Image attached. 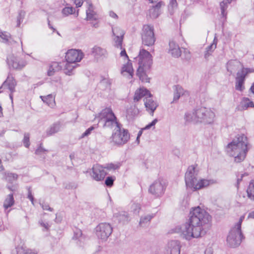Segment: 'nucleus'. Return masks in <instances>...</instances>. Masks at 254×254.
<instances>
[{
	"instance_id": "f257e3e1",
	"label": "nucleus",
	"mask_w": 254,
	"mask_h": 254,
	"mask_svg": "<svg viewBox=\"0 0 254 254\" xmlns=\"http://www.w3.org/2000/svg\"><path fill=\"white\" fill-rule=\"evenodd\" d=\"M206 211L200 206L192 207L190 211L189 219L182 227L179 228L183 238L190 240L193 238L202 237L206 234L203 228L205 224Z\"/></svg>"
},
{
	"instance_id": "f03ea898",
	"label": "nucleus",
	"mask_w": 254,
	"mask_h": 254,
	"mask_svg": "<svg viewBox=\"0 0 254 254\" xmlns=\"http://www.w3.org/2000/svg\"><path fill=\"white\" fill-rule=\"evenodd\" d=\"M247 137L244 134H238L227 146L228 154L234 157L236 163L243 161L246 157L249 149Z\"/></svg>"
},
{
	"instance_id": "7ed1b4c3",
	"label": "nucleus",
	"mask_w": 254,
	"mask_h": 254,
	"mask_svg": "<svg viewBox=\"0 0 254 254\" xmlns=\"http://www.w3.org/2000/svg\"><path fill=\"white\" fill-rule=\"evenodd\" d=\"M138 67L136 70V74L142 82H149L150 78L147 75L146 70H150L153 64V57L148 51L144 49L140 50L138 55Z\"/></svg>"
},
{
	"instance_id": "20e7f679",
	"label": "nucleus",
	"mask_w": 254,
	"mask_h": 254,
	"mask_svg": "<svg viewBox=\"0 0 254 254\" xmlns=\"http://www.w3.org/2000/svg\"><path fill=\"white\" fill-rule=\"evenodd\" d=\"M197 175V171L196 170L194 165L190 166L185 174V181L187 190H190L192 191L206 187L205 181L206 180L203 179L197 181L196 176Z\"/></svg>"
},
{
	"instance_id": "39448f33",
	"label": "nucleus",
	"mask_w": 254,
	"mask_h": 254,
	"mask_svg": "<svg viewBox=\"0 0 254 254\" xmlns=\"http://www.w3.org/2000/svg\"><path fill=\"white\" fill-rule=\"evenodd\" d=\"M99 122L103 121V127L112 129L114 126L120 129L122 127V124L119 122L116 116L111 108H106L103 109L96 117Z\"/></svg>"
},
{
	"instance_id": "423d86ee",
	"label": "nucleus",
	"mask_w": 254,
	"mask_h": 254,
	"mask_svg": "<svg viewBox=\"0 0 254 254\" xmlns=\"http://www.w3.org/2000/svg\"><path fill=\"white\" fill-rule=\"evenodd\" d=\"M129 137L128 130L120 127V129L117 128V130L113 132L110 138L115 145L122 146L127 143Z\"/></svg>"
},
{
	"instance_id": "0eeeda50",
	"label": "nucleus",
	"mask_w": 254,
	"mask_h": 254,
	"mask_svg": "<svg viewBox=\"0 0 254 254\" xmlns=\"http://www.w3.org/2000/svg\"><path fill=\"white\" fill-rule=\"evenodd\" d=\"M142 43L147 46H152L156 41L154 29L151 25H144L141 33Z\"/></svg>"
},
{
	"instance_id": "6e6552de",
	"label": "nucleus",
	"mask_w": 254,
	"mask_h": 254,
	"mask_svg": "<svg viewBox=\"0 0 254 254\" xmlns=\"http://www.w3.org/2000/svg\"><path fill=\"white\" fill-rule=\"evenodd\" d=\"M244 239L242 230L232 228L227 237V242L230 247L235 248L238 247Z\"/></svg>"
},
{
	"instance_id": "1a4fd4ad",
	"label": "nucleus",
	"mask_w": 254,
	"mask_h": 254,
	"mask_svg": "<svg viewBox=\"0 0 254 254\" xmlns=\"http://www.w3.org/2000/svg\"><path fill=\"white\" fill-rule=\"evenodd\" d=\"M254 72V69L251 68L243 67L237 73L235 81V89L236 90L242 92L245 89V82L247 75Z\"/></svg>"
},
{
	"instance_id": "9d476101",
	"label": "nucleus",
	"mask_w": 254,
	"mask_h": 254,
	"mask_svg": "<svg viewBox=\"0 0 254 254\" xmlns=\"http://www.w3.org/2000/svg\"><path fill=\"white\" fill-rule=\"evenodd\" d=\"M96 235L103 241H106L113 232V227L108 223H100L95 228Z\"/></svg>"
},
{
	"instance_id": "9b49d317",
	"label": "nucleus",
	"mask_w": 254,
	"mask_h": 254,
	"mask_svg": "<svg viewBox=\"0 0 254 254\" xmlns=\"http://www.w3.org/2000/svg\"><path fill=\"white\" fill-rule=\"evenodd\" d=\"M166 187L159 179L155 181L149 187L148 192L155 197H159L164 193Z\"/></svg>"
},
{
	"instance_id": "f8f14e48",
	"label": "nucleus",
	"mask_w": 254,
	"mask_h": 254,
	"mask_svg": "<svg viewBox=\"0 0 254 254\" xmlns=\"http://www.w3.org/2000/svg\"><path fill=\"white\" fill-rule=\"evenodd\" d=\"M6 61L10 69L18 70L22 69L26 64L25 61L20 60L19 58L13 54L8 55Z\"/></svg>"
},
{
	"instance_id": "ddd939ff",
	"label": "nucleus",
	"mask_w": 254,
	"mask_h": 254,
	"mask_svg": "<svg viewBox=\"0 0 254 254\" xmlns=\"http://www.w3.org/2000/svg\"><path fill=\"white\" fill-rule=\"evenodd\" d=\"M84 54L80 50L70 49L65 53V61L72 64L79 62L83 58Z\"/></svg>"
},
{
	"instance_id": "4468645a",
	"label": "nucleus",
	"mask_w": 254,
	"mask_h": 254,
	"mask_svg": "<svg viewBox=\"0 0 254 254\" xmlns=\"http://www.w3.org/2000/svg\"><path fill=\"white\" fill-rule=\"evenodd\" d=\"M120 56L121 57H125L128 60L127 63L123 65L121 70V74H123L124 72H126L128 73L129 78H132L134 75V70L131 61L129 59L125 49H123L121 51Z\"/></svg>"
},
{
	"instance_id": "2eb2a0df",
	"label": "nucleus",
	"mask_w": 254,
	"mask_h": 254,
	"mask_svg": "<svg viewBox=\"0 0 254 254\" xmlns=\"http://www.w3.org/2000/svg\"><path fill=\"white\" fill-rule=\"evenodd\" d=\"M107 173L103 169V166L96 165L92 168V178L96 181H101L104 179Z\"/></svg>"
},
{
	"instance_id": "dca6fc26",
	"label": "nucleus",
	"mask_w": 254,
	"mask_h": 254,
	"mask_svg": "<svg viewBox=\"0 0 254 254\" xmlns=\"http://www.w3.org/2000/svg\"><path fill=\"white\" fill-rule=\"evenodd\" d=\"M181 246L180 241L171 240L168 243L166 254H180Z\"/></svg>"
},
{
	"instance_id": "f3484780",
	"label": "nucleus",
	"mask_w": 254,
	"mask_h": 254,
	"mask_svg": "<svg viewBox=\"0 0 254 254\" xmlns=\"http://www.w3.org/2000/svg\"><path fill=\"white\" fill-rule=\"evenodd\" d=\"M144 101L146 110L150 111V114L153 115L158 105L152 99L145 98Z\"/></svg>"
},
{
	"instance_id": "a211bd4d",
	"label": "nucleus",
	"mask_w": 254,
	"mask_h": 254,
	"mask_svg": "<svg viewBox=\"0 0 254 254\" xmlns=\"http://www.w3.org/2000/svg\"><path fill=\"white\" fill-rule=\"evenodd\" d=\"M163 2L160 1L149 10V14L152 18L155 19L158 17L160 14V8Z\"/></svg>"
},
{
	"instance_id": "6ab92c4d",
	"label": "nucleus",
	"mask_w": 254,
	"mask_h": 254,
	"mask_svg": "<svg viewBox=\"0 0 254 254\" xmlns=\"http://www.w3.org/2000/svg\"><path fill=\"white\" fill-rule=\"evenodd\" d=\"M16 85V82L14 77L12 76L10 77L9 76L1 85L2 87L5 86H7V89L9 90L11 93L15 91V88Z\"/></svg>"
},
{
	"instance_id": "aec40b11",
	"label": "nucleus",
	"mask_w": 254,
	"mask_h": 254,
	"mask_svg": "<svg viewBox=\"0 0 254 254\" xmlns=\"http://www.w3.org/2000/svg\"><path fill=\"white\" fill-rule=\"evenodd\" d=\"M236 0H223L220 3L221 15L222 16V19H223L221 20L222 22H223L226 19L227 13L226 10L228 8V4Z\"/></svg>"
},
{
	"instance_id": "412c9836",
	"label": "nucleus",
	"mask_w": 254,
	"mask_h": 254,
	"mask_svg": "<svg viewBox=\"0 0 254 254\" xmlns=\"http://www.w3.org/2000/svg\"><path fill=\"white\" fill-rule=\"evenodd\" d=\"M101 80L99 83V87L103 91H105L108 89H111V86L112 80L106 78L103 76H101Z\"/></svg>"
},
{
	"instance_id": "4be33fe9",
	"label": "nucleus",
	"mask_w": 254,
	"mask_h": 254,
	"mask_svg": "<svg viewBox=\"0 0 254 254\" xmlns=\"http://www.w3.org/2000/svg\"><path fill=\"white\" fill-rule=\"evenodd\" d=\"M61 127V124L60 122L54 123L46 130L47 136H50L58 132L60 130Z\"/></svg>"
},
{
	"instance_id": "5701e85b",
	"label": "nucleus",
	"mask_w": 254,
	"mask_h": 254,
	"mask_svg": "<svg viewBox=\"0 0 254 254\" xmlns=\"http://www.w3.org/2000/svg\"><path fill=\"white\" fill-rule=\"evenodd\" d=\"M174 97L173 101L171 102V104H172L174 102H177L179 99L180 97L183 95V94H184V89L180 85H174Z\"/></svg>"
},
{
	"instance_id": "b1692460",
	"label": "nucleus",
	"mask_w": 254,
	"mask_h": 254,
	"mask_svg": "<svg viewBox=\"0 0 254 254\" xmlns=\"http://www.w3.org/2000/svg\"><path fill=\"white\" fill-rule=\"evenodd\" d=\"M184 119L185 120V125H187L189 123H192L193 124H197L198 123H202V121L196 120L195 118V114L193 113H186L185 115Z\"/></svg>"
},
{
	"instance_id": "393cba45",
	"label": "nucleus",
	"mask_w": 254,
	"mask_h": 254,
	"mask_svg": "<svg viewBox=\"0 0 254 254\" xmlns=\"http://www.w3.org/2000/svg\"><path fill=\"white\" fill-rule=\"evenodd\" d=\"M239 63L236 60H231L226 64V68L230 74H233L238 68Z\"/></svg>"
},
{
	"instance_id": "a878e982",
	"label": "nucleus",
	"mask_w": 254,
	"mask_h": 254,
	"mask_svg": "<svg viewBox=\"0 0 254 254\" xmlns=\"http://www.w3.org/2000/svg\"><path fill=\"white\" fill-rule=\"evenodd\" d=\"M250 107H254V102L251 101L249 98L244 97L240 103L239 107L240 109L241 110H245Z\"/></svg>"
},
{
	"instance_id": "bb28decb",
	"label": "nucleus",
	"mask_w": 254,
	"mask_h": 254,
	"mask_svg": "<svg viewBox=\"0 0 254 254\" xmlns=\"http://www.w3.org/2000/svg\"><path fill=\"white\" fill-rule=\"evenodd\" d=\"M78 65L79 64L77 63L72 64L66 62V63L63 68L64 72L66 75H71L73 74V69Z\"/></svg>"
},
{
	"instance_id": "cd10ccee",
	"label": "nucleus",
	"mask_w": 254,
	"mask_h": 254,
	"mask_svg": "<svg viewBox=\"0 0 254 254\" xmlns=\"http://www.w3.org/2000/svg\"><path fill=\"white\" fill-rule=\"evenodd\" d=\"M13 195V193H10L4 200L3 206L5 209H7L14 205L15 200Z\"/></svg>"
},
{
	"instance_id": "c85d7f7f",
	"label": "nucleus",
	"mask_w": 254,
	"mask_h": 254,
	"mask_svg": "<svg viewBox=\"0 0 254 254\" xmlns=\"http://www.w3.org/2000/svg\"><path fill=\"white\" fill-rule=\"evenodd\" d=\"M206 108L205 107H201L200 108L196 109L194 111L195 118L196 120H201L202 121V119L206 116Z\"/></svg>"
},
{
	"instance_id": "c756f323",
	"label": "nucleus",
	"mask_w": 254,
	"mask_h": 254,
	"mask_svg": "<svg viewBox=\"0 0 254 254\" xmlns=\"http://www.w3.org/2000/svg\"><path fill=\"white\" fill-rule=\"evenodd\" d=\"M116 30H118L120 32V35H117L116 36L115 33H114V31L113 30V29H112V32H113V35L115 36H116V38H117V40L116 41V42L117 43V47H120L121 49L122 48V44L123 42V39L124 38V35L125 34V32L120 29H116Z\"/></svg>"
},
{
	"instance_id": "7c9ffc66",
	"label": "nucleus",
	"mask_w": 254,
	"mask_h": 254,
	"mask_svg": "<svg viewBox=\"0 0 254 254\" xmlns=\"http://www.w3.org/2000/svg\"><path fill=\"white\" fill-rule=\"evenodd\" d=\"M105 50L101 47L95 46L92 50V53L95 58L98 59L104 55Z\"/></svg>"
},
{
	"instance_id": "2f4dec72",
	"label": "nucleus",
	"mask_w": 254,
	"mask_h": 254,
	"mask_svg": "<svg viewBox=\"0 0 254 254\" xmlns=\"http://www.w3.org/2000/svg\"><path fill=\"white\" fill-rule=\"evenodd\" d=\"M40 98L44 103H46L49 106L53 105L55 103V100L52 94H50L47 96H40Z\"/></svg>"
},
{
	"instance_id": "473e14b6",
	"label": "nucleus",
	"mask_w": 254,
	"mask_h": 254,
	"mask_svg": "<svg viewBox=\"0 0 254 254\" xmlns=\"http://www.w3.org/2000/svg\"><path fill=\"white\" fill-rule=\"evenodd\" d=\"M5 178L7 182H8L9 183L12 184L13 181L17 179L18 175L16 173L5 172Z\"/></svg>"
},
{
	"instance_id": "72a5a7b5",
	"label": "nucleus",
	"mask_w": 254,
	"mask_h": 254,
	"mask_svg": "<svg viewBox=\"0 0 254 254\" xmlns=\"http://www.w3.org/2000/svg\"><path fill=\"white\" fill-rule=\"evenodd\" d=\"M25 15L26 12L24 10H20L18 11V15L17 16L16 27H20V24L23 22Z\"/></svg>"
},
{
	"instance_id": "f704fd0d",
	"label": "nucleus",
	"mask_w": 254,
	"mask_h": 254,
	"mask_svg": "<svg viewBox=\"0 0 254 254\" xmlns=\"http://www.w3.org/2000/svg\"><path fill=\"white\" fill-rule=\"evenodd\" d=\"M248 197L253 200H254V181L250 182L247 190Z\"/></svg>"
},
{
	"instance_id": "c9c22d12",
	"label": "nucleus",
	"mask_w": 254,
	"mask_h": 254,
	"mask_svg": "<svg viewBox=\"0 0 254 254\" xmlns=\"http://www.w3.org/2000/svg\"><path fill=\"white\" fill-rule=\"evenodd\" d=\"M82 236V232L80 229H76L75 231H74L73 236L72 237V239L78 240L77 242V245L80 246H81V243L80 238Z\"/></svg>"
},
{
	"instance_id": "e433bc0d",
	"label": "nucleus",
	"mask_w": 254,
	"mask_h": 254,
	"mask_svg": "<svg viewBox=\"0 0 254 254\" xmlns=\"http://www.w3.org/2000/svg\"><path fill=\"white\" fill-rule=\"evenodd\" d=\"M116 177L114 176H109L105 179L104 184L108 188H111L114 186Z\"/></svg>"
},
{
	"instance_id": "4c0bfd02",
	"label": "nucleus",
	"mask_w": 254,
	"mask_h": 254,
	"mask_svg": "<svg viewBox=\"0 0 254 254\" xmlns=\"http://www.w3.org/2000/svg\"><path fill=\"white\" fill-rule=\"evenodd\" d=\"M96 126V125H93L86 129V130L80 136L79 139L83 138L89 135L91 133L92 131L97 127Z\"/></svg>"
},
{
	"instance_id": "58836bf2",
	"label": "nucleus",
	"mask_w": 254,
	"mask_h": 254,
	"mask_svg": "<svg viewBox=\"0 0 254 254\" xmlns=\"http://www.w3.org/2000/svg\"><path fill=\"white\" fill-rule=\"evenodd\" d=\"M75 8L73 7H64L62 11V12L63 15L66 16L69 14H72L74 13Z\"/></svg>"
},
{
	"instance_id": "ea45409f",
	"label": "nucleus",
	"mask_w": 254,
	"mask_h": 254,
	"mask_svg": "<svg viewBox=\"0 0 254 254\" xmlns=\"http://www.w3.org/2000/svg\"><path fill=\"white\" fill-rule=\"evenodd\" d=\"M23 145L28 148L30 145V134L29 133L25 132L24 134V137L22 140Z\"/></svg>"
},
{
	"instance_id": "a19ab883",
	"label": "nucleus",
	"mask_w": 254,
	"mask_h": 254,
	"mask_svg": "<svg viewBox=\"0 0 254 254\" xmlns=\"http://www.w3.org/2000/svg\"><path fill=\"white\" fill-rule=\"evenodd\" d=\"M217 41V37L215 36L213 42L207 47V56H208L209 52H212L216 48Z\"/></svg>"
},
{
	"instance_id": "79ce46f5",
	"label": "nucleus",
	"mask_w": 254,
	"mask_h": 254,
	"mask_svg": "<svg viewBox=\"0 0 254 254\" xmlns=\"http://www.w3.org/2000/svg\"><path fill=\"white\" fill-rule=\"evenodd\" d=\"M172 56L175 58H179L181 56L182 51L180 47L175 49H172L171 51L169 52Z\"/></svg>"
},
{
	"instance_id": "37998d69",
	"label": "nucleus",
	"mask_w": 254,
	"mask_h": 254,
	"mask_svg": "<svg viewBox=\"0 0 254 254\" xmlns=\"http://www.w3.org/2000/svg\"><path fill=\"white\" fill-rule=\"evenodd\" d=\"M153 217L154 215L153 214H148L146 216L141 217L140 219L139 224H141L142 223H146L150 221Z\"/></svg>"
},
{
	"instance_id": "c03bdc74",
	"label": "nucleus",
	"mask_w": 254,
	"mask_h": 254,
	"mask_svg": "<svg viewBox=\"0 0 254 254\" xmlns=\"http://www.w3.org/2000/svg\"><path fill=\"white\" fill-rule=\"evenodd\" d=\"M131 211L134 214H138L140 210L141 209V205L139 203H134L131 206Z\"/></svg>"
},
{
	"instance_id": "a18cd8bd",
	"label": "nucleus",
	"mask_w": 254,
	"mask_h": 254,
	"mask_svg": "<svg viewBox=\"0 0 254 254\" xmlns=\"http://www.w3.org/2000/svg\"><path fill=\"white\" fill-rule=\"evenodd\" d=\"M119 168V166L117 164H115L113 163H108L105 164L104 166H103V169H106L108 170H115L118 169Z\"/></svg>"
},
{
	"instance_id": "49530a36",
	"label": "nucleus",
	"mask_w": 254,
	"mask_h": 254,
	"mask_svg": "<svg viewBox=\"0 0 254 254\" xmlns=\"http://www.w3.org/2000/svg\"><path fill=\"white\" fill-rule=\"evenodd\" d=\"M215 117V114L211 110L207 111V125L211 124L214 122V119Z\"/></svg>"
},
{
	"instance_id": "de8ad7c7",
	"label": "nucleus",
	"mask_w": 254,
	"mask_h": 254,
	"mask_svg": "<svg viewBox=\"0 0 254 254\" xmlns=\"http://www.w3.org/2000/svg\"><path fill=\"white\" fill-rule=\"evenodd\" d=\"M6 32H0V37L3 40V42L4 43H7L9 42L8 38L10 37L9 34H6Z\"/></svg>"
},
{
	"instance_id": "09e8293b",
	"label": "nucleus",
	"mask_w": 254,
	"mask_h": 254,
	"mask_svg": "<svg viewBox=\"0 0 254 254\" xmlns=\"http://www.w3.org/2000/svg\"><path fill=\"white\" fill-rule=\"evenodd\" d=\"M143 97V95L139 92V91L137 90L135 91L134 97H133V100L134 102H138L141 100V99Z\"/></svg>"
},
{
	"instance_id": "8fccbe9b",
	"label": "nucleus",
	"mask_w": 254,
	"mask_h": 254,
	"mask_svg": "<svg viewBox=\"0 0 254 254\" xmlns=\"http://www.w3.org/2000/svg\"><path fill=\"white\" fill-rule=\"evenodd\" d=\"M57 71V69H55L52 64L49 66V70L47 71V75L51 76L54 75V73Z\"/></svg>"
},
{
	"instance_id": "3c124183",
	"label": "nucleus",
	"mask_w": 254,
	"mask_h": 254,
	"mask_svg": "<svg viewBox=\"0 0 254 254\" xmlns=\"http://www.w3.org/2000/svg\"><path fill=\"white\" fill-rule=\"evenodd\" d=\"M244 216H242L240 217L239 221L235 225V226L233 227L237 230H241V225L244 219Z\"/></svg>"
},
{
	"instance_id": "603ef678",
	"label": "nucleus",
	"mask_w": 254,
	"mask_h": 254,
	"mask_svg": "<svg viewBox=\"0 0 254 254\" xmlns=\"http://www.w3.org/2000/svg\"><path fill=\"white\" fill-rule=\"evenodd\" d=\"M158 120L157 118L154 119L151 122L148 124L145 127L143 128V129H149L151 128L152 127H154L156 124L158 122Z\"/></svg>"
},
{
	"instance_id": "864d4df0",
	"label": "nucleus",
	"mask_w": 254,
	"mask_h": 254,
	"mask_svg": "<svg viewBox=\"0 0 254 254\" xmlns=\"http://www.w3.org/2000/svg\"><path fill=\"white\" fill-rule=\"evenodd\" d=\"M48 152V150L47 149H46L44 147L43 148H37L35 151V154L37 155H40L42 154H45L46 153H47Z\"/></svg>"
},
{
	"instance_id": "5fc2aeb1",
	"label": "nucleus",
	"mask_w": 254,
	"mask_h": 254,
	"mask_svg": "<svg viewBox=\"0 0 254 254\" xmlns=\"http://www.w3.org/2000/svg\"><path fill=\"white\" fill-rule=\"evenodd\" d=\"M183 54L184 55V58L187 61H189L191 59L190 53L187 49H184Z\"/></svg>"
},
{
	"instance_id": "6e6d98bb",
	"label": "nucleus",
	"mask_w": 254,
	"mask_h": 254,
	"mask_svg": "<svg viewBox=\"0 0 254 254\" xmlns=\"http://www.w3.org/2000/svg\"><path fill=\"white\" fill-rule=\"evenodd\" d=\"M27 190H28V194H27V198L30 199H34V196L32 194V188L31 187H27Z\"/></svg>"
},
{
	"instance_id": "4d7b16f0",
	"label": "nucleus",
	"mask_w": 254,
	"mask_h": 254,
	"mask_svg": "<svg viewBox=\"0 0 254 254\" xmlns=\"http://www.w3.org/2000/svg\"><path fill=\"white\" fill-rule=\"evenodd\" d=\"M169 52L171 51L172 49H175L179 47V46L176 44L174 41H170L169 42Z\"/></svg>"
},
{
	"instance_id": "13d9d810",
	"label": "nucleus",
	"mask_w": 254,
	"mask_h": 254,
	"mask_svg": "<svg viewBox=\"0 0 254 254\" xmlns=\"http://www.w3.org/2000/svg\"><path fill=\"white\" fill-rule=\"evenodd\" d=\"M138 90L143 95V97L147 95V93H149V90L145 87L140 88L138 89Z\"/></svg>"
},
{
	"instance_id": "bf43d9fd",
	"label": "nucleus",
	"mask_w": 254,
	"mask_h": 254,
	"mask_svg": "<svg viewBox=\"0 0 254 254\" xmlns=\"http://www.w3.org/2000/svg\"><path fill=\"white\" fill-rule=\"evenodd\" d=\"M42 207L44 210H49L50 211H53L54 210V209L51 207L47 203H43L42 204Z\"/></svg>"
},
{
	"instance_id": "052dcab7",
	"label": "nucleus",
	"mask_w": 254,
	"mask_h": 254,
	"mask_svg": "<svg viewBox=\"0 0 254 254\" xmlns=\"http://www.w3.org/2000/svg\"><path fill=\"white\" fill-rule=\"evenodd\" d=\"M77 188V185H76L74 183H69L66 185L65 187V189L70 190V189H74Z\"/></svg>"
},
{
	"instance_id": "680f3d73",
	"label": "nucleus",
	"mask_w": 254,
	"mask_h": 254,
	"mask_svg": "<svg viewBox=\"0 0 254 254\" xmlns=\"http://www.w3.org/2000/svg\"><path fill=\"white\" fill-rule=\"evenodd\" d=\"M88 10H89V8L86 10V20L87 21L93 19L94 16V14L91 12H88Z\"/></svg>"
},
{
	"instance_id": "e2e57ef3",
	"label": "nucleus",
	"mask_w": 254,
	"mask_h": 254,
	"mask_svg": "<svg viewBox=\"0 0 254 254\" xmlns=\"http://www.w3.org/2000/svg\"><path fill=\"white\" fill-rule=\"evenodd\" d=\"M53 65L54 66L55 69H57V71L61 70L62 69V66L60 64L61 63H59L57 62H53Z\"/></svg>"
},
{
	"instance_id": "0e129e2a",
	"label": "nucleus",
	"mask_w": 254,
	"mask_h": 254,
	"mask_svg": "<svg viewBox=\"0 0 254 254\" xmlns=\"http://www.w3.org/2000/svg\"><path fill=\"white\" fill-rule=\"evenodd\" d=\"M39 223L40 226L43 227L46 231L49 230L50 226L49 225L48 223H44L42 220L39 221Z\"/></svg>"
},
{
	"instance_id": "69168bd1",
	"label": "nucleus",
	"mask_w": 254,
	"mask_h": 254,
	"mask_svg": "<svg viewBox=\"0 0 254 254\" xmlns=\"http://www.w3.org/2000/svg\"><path fill=\"white\" fill-rule=\"evenodd\" d=\"M62 220H63V217L60 214L57 213L56 216V218L55 219V222H56L57 223H60L62 222Z\"/></svg>"
},
{
	"instance_id": "338daca9",
	"label": "nucleus",
	"mask_w": 254,
	"mask_h": 254,
	"mask_svg": "<svg viewBox=\"0 0 254 254\" xmlns=\"http://www.w3.org/2000/svg\"><path fill=\"white\" fill-rule=\"evenodd\" d=\"M74 2L76 7H81L83 4V1L82 0H74Z\"/></svg>"
},
{
	"instance_id": "774afa93",
	"label": "nucleus",
	"mask_w": 254,
	"mask_h": 254,
	"mask_svg": "<svg viewBox=\"0 0 254 254\" xmlns=\"http://www.w3.org/2000/svg\"><path fill=\"white\" fill-rule=\"evenodd\" d=\"M217 183V180L215 179H207V186L210 185L215 184Z\"/></svg>"
}]
</instances>
